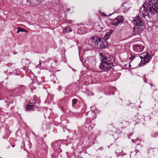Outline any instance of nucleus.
Listing matches in <instances>:
<instances>
[{
    "mask_svg": "<svg viewBox=\"0 0 158 158\" xmlns=\"http://www.w3.org/2000/svg\"><path fill=\"white\" fill-rule=\"evenodd\" d=\"M144 9L142 12L148 10L147 13L150 17L158 18V0H148L143 5Z\"/></svg>",
    "mask_w": 158,
    "mask_h": 158,
    "instance_id": "obj_1",
    "label": "nucleus"
},
{
    "mask_svg": "<svg viewBox=\"0 0 158 158\" xmlns=\"http://www.w3.org/2000/svg\"><path fill=\"white\" fill-rule=\"evenodd\" d=\"M101 38L97 36L92 37L89 41V45L94 48L97 49L98 45L100 42Z\"/></svg>",
    "mask_w": 158,
    "mask_h": 158,
    "instance_id": "obj_2",
    "label": "nucleus"
},
{
    "mask_svg": "<svg viewBox=\"0 0 158 158\" xmlns=\"http://www.w3.org/2000/svg\"><path fill=\"white\" fill-rule=\"evenodd\" d=\"M140 58L141 59V62L139 64V65H141L142 64H144L149 62L151 59V55L148 52L146 53V55H143V56H140Z\"/></svg>",
    "mask_w": 158,
    "mask_h": 158,
    "instance_id": "obj_3",
    "label": "nucleus"
},
{
    "mask_svg": "<svg viewBox=\"0 0 158 158\" xmlns=\"http://www.w3.org/2000/svg\"><path fill=\"white\" fill-rule=\"evenodd\" d=\"M102 60V62H104L111 68L114 65V59L112 57H103Z\"/></svg>",
    "mask_w": 158,
    "mask_h": 158,
    "instance_id": "obj_4",
    "label": "nucleus"
},
{
    "mask_svg": "<svg viewBox=\"0 0 158 158\" xmlns=\"http://www.w3.org/2000/svg\"><path fill=\"white\" fill-rule=\"evenodd\" d=\"M99 43L98 45V48H97V49L108 48L110 47L109 45L108 44L107 42L105 39L102 38H101L100 42Z\"/></svg>",
    "mask_w": 158,
    "mask_h": 158,
    "instance_id": "obj_5",
    "label": "nucleus"
},
{
    "mask_svg": "<svg viewBox=\"0 0 158 158\" xmlns=\"http://www.w3.org/2000/svg\"><path fill=\"white\" fill-rule=\"evenodd\" d=\"M133 50L137 52H142L145 48L144 44H134L133 45Z\"/></svg>",
    "mask_w": 158,
    "mask_h": 158,
    "instance_id": "obj_6",
    "label": "nucleus"
},
{
    "mask_svg": "<svg viewBox=\"0 0 158 158\" xmlns=\"http://www.w3.org/2000/svg\"><path fill=\"white\" fill-rule=\"evenodd\" d=\"M90 109L91 117H90V120H93L96 118V114H98L99 112V111L95 106L91 107Z\"/></svg>",
    "mask_w": 158,
    "mask_h": 158,
    "instance_id": "obj_7",
    "label": "nucleus"
},
{
    "mask_svg": "<svg viewBox=\"0 0 158 158\" xmlns=\"http://www.w3.org/2000/svg\"><path fill=\"white\" fill-rule=\"evenodd\" d=\"M123 16H118L116 18L113 19L111 22L112 25H116L123 21Z\"/></svg>",
    "mask_w": 158,
    "mask_h": 158,
    "instance_id": "obj_8",
    "label": "nucleus"
},
{
    "mask_svg": "<svg viewBox=\"0 0 158 158\" xmlns=\"http://www.w3.org/2000/svg\"><path fill=\"white\" fill-rule=\"evenodd\" d=\"M133 19L134 24L136 26H140L143 25V23L139 15L133 18Z\"/></svg>",
    "mask_w": 158,
    "mask_h": 158,
    "instance_id": "obj_9",
    "label": "nucleus"
},
{
    "mask_svg": "<svg viewBox=\"0 0 158 158\" xmlns=\"http://www.w3.org/2000/svg\"><path fill=\"white\" fill-rule=\"evenodd\" d=\"M42 0H27V4L31 6L37 5L41 2Z\"/></svg>",
    "mask_w": 158,
    "mask_h": 158,
    "instance_id": "obj_10",
    "label": "nucleus"
},
{
    "mask_svg": "<svg viewBox=\"0 0 158 158\" xmlns=\"http://www.w3.org/2000/svg\"><path fill=\"white\" fill-rule=\"evenodd\" d=\"M40 97H38L36 95H35L33 98L31 99L30 101V103L32 104H35L36 102H37L39 104L40 103Z\"/></svg>",
    "mask_w": 158,
    "mask_h": 158,
    "instance_id": "obj_11",
    "label": "nucleus"
},
{
    "mask_svg": "<svg viewBox=\"0 0 158 158\" xmlns=\"http://www.w3.org/2000/svg\"><path fill=\"white\" fill-rule=\"evenodd\" d=\"M88 31V29L85 27H80L77 29V33L81 35L85 33Z\"/></svg>",
    "mask_w": 158,
    "mask_h": 158,
    "instance_id": "obj_12",
    "label": "nucleus"
},
{
    "mask_svg": "<svg viewBox=\"0 0 158 158\" xmlns=\"http://www.w3.org/2000/svg\"><path fill=\"white\" fill-rule=\"evenodd\" d=\"M99 67L100 69L103 70H109L111 69V68L105 63H104V62H102V61L99 66Z\"/></svg>",
    "mask_w": 158,
    "mask_h": 158,
    "instance_id": "obj_13",
    "label": "nucleus"
},
{
    "mask_svg": "<svg viewBox=\"0 0 158 158\" xmlns=\"http://www.w3.org/2000/svg\"><path fill=\"white\" fill-rule=\"evenodd\" d=\"M23 62L24 66L23 67V69L25 71H28V70L27 68L29 67L30 64V61L28 60H23Z\"/></svg>",
    "mask_w": 158,
    "mask_h": 158,
    "instance_id": "obj_14",
    "label": "nucleus"
},
{
    "mask_svg": "<svg viewBox=\"0 0 158 158\" xmlns=\"http://www.w3.org/2000/svg\"><path fill=\"white\" fill-rule=\"evenodd\" d=\"M35 107L38 108V106H36L35 105H27V106L25 107V109L26 110H34V108Z\"/></svg>",
    "mask_w": 158,
    "mask_h": 158,
    "instance_id": "obj_15",
    "label": "nucleus"
},
{
    "mask_svg": "<svg viewBox=\"0 0 158 158\" xmlns=\"http://www.w3.org/2000/svg\"><path fill=\"white\" fill-rule=\"evenodd\" d=\"M52 147L54 149H57L60 148V143L57 141L54 142L51 144Z\"/></svg>",
    "mask_w": 158,
    "mask_h": 158,
    "instance_id": "obj_16",
    "label": "nucleus"
},
{
    "mask_svg": "<svg viewBox=\"0 0 158 158\" xmlns=\"http://www.w3.org/2000/svg\"><path fill=\"white\" fill-rule=\"evenodd\" d=\"M113 31L112 30H110L109 32L104 35V38L106 40L108 39L110 37L111 35L113 33Z\"/></svg>",
    "mask_w": 158,
    "mask_h": 158,
    "instance_id": "obj_17",
    "label": "nucleus"
},
{
    "mask_svg": "<svg viewBox=\"0 0 158 158\" xmlns=\"http://www.w3.org/2000/svg\"><path fill=\"white\" fill-rule=\"evenodd\" d=\"M72 31V30L70 27H67L66 28L65 27L63 30V32L64 33H68L69 32Z\"/></svg>",
    "mask_w": 158,
    "mask_h": 158,
    "instance_id": "obj_18",
    "label": "nucleus"
},
{
    "mask_svg": "<svg viewBox=\"0 0 158 158\" xmlns=\"http://www.w3.org/2000/svg\"><path fill=\"white\" fill-rule=\"evenodd\" d=\"M7 65L9 67L14 68H15V64L12 63H9L7 64Z\"/></svg>",
    "mask_w": 158,
    "mask_h": 158,
    "instance_id": "obj_19",
    "label": "nucleus"
},
{
    "mask_svg": "<svg viewBox=\"0 0 158 158\" xmlns=\"http://www.w3.org/2000/svg\"><path fill=\"white\" fill-rule=\"evenodd\" d=\"M151 136L152 137H156L158 136V132H152L151 133Z\"/></svg>",
    "mask_w": 158,
    "mask_h": 158,
    "instance_id": "obj_20",
    "label": "nucleus"
},
{
    "mask_svg": "<svg viewBox=\"0 0 158 158\" xmlns=\"http://www.w3.org/2000/svg\"><path fill=\"white\" fill-rule=\"evenodd\" d=\"M20 32H27L26 30L21 28H18V31L17 32V33H19Z\"/></svg>",
    "mask_w": 158,
    "mask_h": 158,
    "instance_id": "obj_21",
    "label": "nucleus"
},
{
    "mask_svg": "<svg viewBox=\"0 0 158 158\" xmlns=\"http://www.w3.org/2000/svg\"><path fill=\"white\" fill-rule=\"evenodd\" d=\"M77 102V99H73L72 100V105H75Z\"/></svg>",
    "mask_w": 158,
    "mask_h": 158,
    "instance_id": "obj_22",
    "label": "nucleus"
},
{
    "mask_svg": "<svg viewBox=\"0 0 158 158\" xmlns=\"http://www.w3.org/2000/svg\"><path fill=\"white\" fill-rule=\"evenodd\" d=\"M74 22V21L73 20H68L66 21V23H68V24H69L73 23Z\"/></svg>",
    "mask_w": 158,
    "mask_h": 158,
    "instance_id": "obj_23",
    "label": "nucleus"
},
{
    "mask_svg": "<svg viewBox=\"0 0 158 158\" xmlns=\"http://www.w3.org/2000/svg\"><path fill=\"white\" fill-rule=\"evenodd\" d=\"M138 138H137L135 139H132L131 141L133 143H135L136 141L138 140Z\"/></svg>",
    "mask_w": 158,
    "mask_h": 158,
    "instance_id": "obj_24",
    "label": "nucleus"
},
{
    "mask_svg": "<svg viewBox=\"0 0 158 158\" xmlns=\"http://www.w3.org/2000/svg\"><path fill=\"white\" fill-rule=\"evenodd\" d=\"M134 58H135V56H132V55H131V56L130 58V59L131 60H133V59Z\"/></svg>",
    "mask_w": 158,
    "mask_h": 158,
    "instance_id": "obj_25",
    "label": "nucleus"
},
{
    "mask_svg": "<svg viewBox=\"0 0 158 158\" xmlns=\"http://www.w3.org/2000/svg\"><path fill=\"white\" fill-rule=\"evenodd\" d=\"M57 152L60 153L62 152L61 149L60 148V147L57 148Z\"/></svg>",
    "mask_w": 158,
    "mask_h": 158,
    "instance_id": "obj_26",
    "label": "nucleus"
},
{
    "mask_svg": "<svg viewBox=\"0 0 158 158\" xmlns=\"http://www.w3.org/2000/svg\"><path fill=\"white\" fill-rule=\"evenodd\" d=\"M143 79L144 80V81L145 82H146V81L147 80L146 78V77H145V75H144L143 77Z\"/></svg>",
    "mask_w": 158,
    "mask_h": 158,
    "instance_id": "obj_27",
    "label": "nucleus"
},
{
    "mask_svg": "<svg viewBox=\"0 0 158 158\" xmlns=\"http://www.w3.org/2000/svg\"><path fill=\"white\" fill-rule=\"evenodd\" d=\"M94 94L93 92H89V95H93Z\"/></svg>",
    "mask_w": 158,
    "mask_h": 158,
    "instance_id": "obj_28",
    "label": "nucleus"
},
{
    "mask_svg": "<svg viewBox=\"0 0 158 158\" xmlns=\"http://www.w3.org/2000/svg\"><path fill=\"white\" fill-rule=\"evenodd\" d=\"M36 87L34 86V87H33L32 88V89H36Z\"/></svg>",
    "mask_w": 158,
    "mask_h": 158,
    "instance_id": "obj_29",
    "label": "nucleus"
},
{
    "mask_svg": "<svg viewBox=\"0 0 158 158\" xmlns=\"http://www.w3.org/2000/svg\"><path fill=\"white\" fill-rule=\"evenodd\" d=\"M133 30H134V31H136V30H137V29L136 28H134V29H133Z\"/></svg>",
    "mask_w": 158,
    "mask_h": 158,
    "instance_id": "obj_30",
    "label": "nucleus"
},
{
    "mask_svg": "<svg viewBox=\"0 0 158 158\" xmlns=\"http://www.w3.org/2000/svg\"><path fill=\"white\" fill-rule=\"evenodd\" d=\"M88 119H86V123H88Z\"/></svg>",
    "mask_w": 158,
    "mask_h": 158,
    "instance_id": "obj_31",
    "label": "nucleus"
},
{
    "mask_svg": "<svg viewBox=\"0 0 158 158\" xmlns=\"http://www.w3.org/2000/svg\"><path fill=\"white\" fill-rule=\"evenodd\" d=\"M142 15L143 17L144 16H146V15H145V14H143V13H142Z\"/></svg>",
    "mask_w": 158,
    "mask_h": 158,
    "instance_id": "obj_32",
    "label": "nucleus"
},
{
    "mask_svg": "<svg viewBox=\"0 0 158 158\" xmlns=\"http://www.w3.org/2000/svg\"><path fill=\"white\" fill-rule=\"evenodd\" d=\"M69 10H70V9L69 8V9H67V11H69Z\"/></svg>",
    "mask_w": 158,
    "mask_h": 158,
    "instance_id": "obj_33",
    "label": "nucleus"
},
{
    "mask_svg": "<svg viewBox=\"0 0 158 158\" xmlns=\"http://www.w3.org/2000/svg\"><path fill=\"white\" fill-rule=\"evenodd\" d=\"M129 67H131V64H129Z\"/></svg>",
    "mask_w": 158,
    "mask_h": 158,
    "instance_id": "obj_34",
    "label": "nucleus"
},
{
    "mask_svg": "<svg viewBox=\"0 0 158 158\" xmlns=\"http://www.w3.org/2000/svg\"><path fill=\"white\" fill-rule=\"evenodd\" d=\"M100 55H103V54H102V53H101V54H100Z\"/></svg>",
    "mask_w": 158,
    "mask_h": 158,
    "instance_id": "obj_35",
    "label": "nucleus"
},
{
    "mask_svg": "<svg viewBox=\"0 0 158 158\" xmlns=\"http://www.w3.org/2000/svg\"><path fill=\"white\" fill-rule=\"evenodd\" d=\"M41 63H39V65H41Z\"/></svg>",
    "mask_w": 158,
    "mask_h": 158,
    "instance_id": "obj_36",
    "label": "nucleus"
},
{
    "mask_svg": "<svg viewBox=\"0 0 158 158\" xmlns=\"http://www.w3.org/2000/svg\"><path fill=\"white\" fill-rule=\"evenodd\" d=\"M14 146H15V145H13V146H12V147H14Z\"/></svg>",
    "mask_w": 158,
    "mask_h": 158,
    "instance_id": "obj_37",
    "label": "nucleus"
},
{
    "mask_svg": "<svg viewBox=\"0 0 158 158\" xmlns=\"http://www.w3.org/2000/svg\"><path fill=\"white\" fill-rule=\"evenodd\" d=\"M16 53H15V52H14V54H16Z\"/></svg>",
    "mask_w": 158,
    "mask_h": 158,
    "instance_id": "obj_38",
    "label": "nucleus"
},
{
    "mask_svg": "<svg viewBox=\"0 0 158 158\" xmlns=\"http://www.w3.org/2000/svg\"><path fill=\"white\" fill-rule=\"evenodd\" d=\"M3 137V138H4V139H6V138H5L4 137Z\"/></svg>",
    "mask_w": 158,
    "mask_h": 158,
    "instance_id": "obj_39",
    "label": "nucleus"
},
{
    "mask_svg": "<svg viewBox=\"0 0 158 158\" xmlns=\"http://www.w3.org/2000/svg\"><path fill=\"white\" fill-rule=\"evenodd\" d=\"M150 85L152 86V84H150Z\"/></svg>",
    "mask_w": 158,
    "mask_h": 158,
    "instance_id": "obj_40",
    "label": "nucleus"
},
{
    "mask_svg": "<svg viewBox=\"0 0 158 158\" xmlns=\"http://www.w3.org/2000/svg\"><path fill=\"white\" fill-rule=\"evenodd\" d=\"M30 72H32L31 71V70H30Z\"/></svg>",
    "mask_w": 158,
    "mask_h": 158,
    "instance_id": "obj_41",
    "label": "nucleus"
}]
</instances>
